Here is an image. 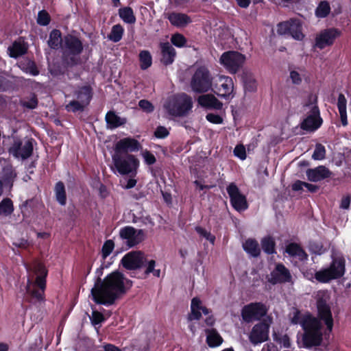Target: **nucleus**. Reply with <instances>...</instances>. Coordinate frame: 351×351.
Listing matches in <instances>:
<instances>
[{
	"instance_id": "f257e3e1",
	"label": "nucleus",
	"mask_w": 351,
	"mask_h": 351,
	"mask_svg": "<svg viewBox=\"0 0 351 351\" xmlns=\"http://www.w3.org/2000/svg\"><path fill=\"white\" fill-rule=\"evenodd\" d=\"M301 327L304 331L302 337V347L306 349L321 345L323 341L322 324L311 313L302 316Z\"/></svg>"
},
{
	"instance_id": "f03ea898",
	"label": "nucleus",
	"mask_w": 351,
	"mask_h": 351,
	"mask_svg": "<svg viewBox=\"0 0 351 351\" xmlns=\"http://www.w3.org/2000/svg\"><path fill=\"white\" fill-rule=\"evenodd\" d=\"M193 106L192 97L184 93H182L167 98L163 104V108L170 116L183 117L189 114Z\"/></svg>"
},
{
	"instance_id": "7ed1b4c3",
	"label": "nucleus",
	"mask_w": 351,
	"mask_h": 351,
	"mask_svg": "<svg viewBox=\"0 0 351 351\" xmlns=\"http://www.w3.org/2000/svg\"><path fill=\"white\" fill-rule=\"evenodd\" d=\"M130 287H93L92 300L97 304L109 306L121 299L130 289Z\"/></svg>"
},
{
	"instance_id": "20e7f679",
	"label": "nucleus",
	"mask_w": 351,
	"mask_h": 351,
	"mask_svg": "<svg viewBox=\"0 0 351 351\" xmlns=\"http://www.w3.org/2000/svg\"><path fill=\"white\" fill-rule=\"evenodd\" d=\"M329 267L315 273V278L322 283L329 282L331 280L342 277L346 271V260L343 256H332Z\"/></svg>"
},
{
	"instance_id": "39448f33",
	"label": "nucleus",
	"mask_w": 351,
	"mask_h": 351,
	"mask_svg": "<svg viewBox=\"0 0 351 351\" xmlns=\"http://www.w3.org/2000/svg\"><path fill=\"white\" fill-rule=\"evenodd\" d=\"M213 85V77L205 66H198L194 72L190 82V86L195 93L208 92Z\"/></svg>"
},
{
	"instance_id": "423d86ee",
	"label": "nucleus",
	"mask_w": 351,
	"mask_h": 351,
	"mask_svg": "<svg viewBox=\"0 0 351 351\" xmlns=\"http://www.w3.org/2000/svg\"><path fill=\"white\" fill-rule=\"evenodd\" d=\"M112 159L116 169L120 174H136L139 161L134 155L114 153Z\"/></svg>"
},
{
	"instance_id": "0eeeda50",
	"label": "nucleus",
	"mask_w": 351,
	"mask_h": 351,
	"mask_svg": "<svg viewBox=\"0 0 351 351\" xmlns=\"http://www.w3.org/2000/svg\"><path fill=\"white\" fill-rule=\"evenodd\" d=\"M317 99V96L311 94L308 96V102L304 105V107L308 108L310 110L307 112L308 116L301 123V128L303 130L314 131L322 123V119L319 116V110L316 105Z\"/></svg>"
},
{
	"instance_id": "6e6552de",
	"label": "nucleus",
	"mask_w": 351,
	"mask_h": 351,
	"mask_svg": "<svg viewBox=\"0 0 351 351\" xmlns=\"http://www.w3.org/2000/svg\"><path fill=\"white\" fill-rule=\"evenodd\" d=\"M33 139L25 137L23 139L14 136L9 152L16 158H28L33 152Z\"/></svg>"
},
{
	"instance_id": "1a4fd4ad",
	"label": "nucleus",
	"mask_w": 351,
	"mask_h": 351,
	"mask_svg": "<svg viewBox=\"0 0 351 351\" xmlns=\"http://www.w3.org/2000/svg\"><path fill=\"white\" fill-rule=\"evenodd\" d=\"M245 56L235 51L224 52L221 58V64L231 73H236L245 61Z\"/></svg>"
},
{
	"instance_id": "9d476101",
	"label": "nucleus",
	"mask_w": 351,
	"mask_h": 351,
	"mask_svg": "<svg viewBox=\"0 0 351 351\" xmlns=\"http://www.w3.org/2000/svg\"><path fill=\"white\" fill-rule=\"evenodd\" d=\"M267 314L265 306L260 302L250 303L243 306L241 310V317L244 322H251L259 320Z\"/></svg>"
},
{
	"instance_id": "9b49d317",
	"label": "nucleus",
	"mask_w": 351,
	"mask_h": 351,
	"mask_svg": "<svg viewBox=\"0 0 351 351\" xmlns=\"http://www.w3.org/2000/svg\"><path fill=\"white\" fill-rule=\"evenodd\" d=\"M317 317L320 322L324 323L328 332H331L334 325V320L330 305L324 298H318L316 302Z\"/></svg>"
},
{
	"instance_id": "f8f14e48",
	"label": "nucleus",
	"mask_w": 351,
	"mask_h": 351,
	"mask_svg": "<svg viewBox=\"0 0 351 351\" xmlns=\"http://www.w3.org/2000/svg\"><path fill=\"white\" fill-rule=\"evenodd\" d=\"M227 192L230 196L231 204L236 210L241 212L247 208L245 195L240 192L234 183L232 182L228 186Z\"/></svg>"
},
{
	"instance_id": "ddd939ff",
	"label": "nucleus",
	"mask_w": 351,
	"mask_h": 351,
	"mask_svg": "<svg viewBox=\"0 0 351 351\" xmlns=\"http://www.w3.org/2000/svg\"><path fill=\"white\" fill-rule=\"evenodd\" d=\"M269 325L265 322H261L255 324L249 335L250 341L257 345L269 339Z\"/></svg>"
},
{
	"instance_id": "4468645a",
	"label": "nucleus",
	"mask_w": 351,
	"mask_h": 351,
	"mask_svg": "<svg viewBox=\"0 0 351 351\" xmlns=\"http://www.w3.org/2000/svg\"><path fill=\"white\" fill-rule=\"evenodd\" d=\"M23 301L34 304L45 301V291L46 287H23Z\"/></svg>"
},
{
	"instance_id": "2eb2a0df",
	"label": "nucleus",
	"mask_w": 351,
	"mask_h": 351,
	"mask_svg": "<svg viewBox=\"0 0 351 351\" xmlns=\"http://www.w3.org/2000/svg\"><path fill=\"white\" fill-rule=\"evenodd\" d=\"M144 254L141 251H134L126 254L121 259L123 266L127 269L140 268L146 262Z\"/></svg>"
},
{
	"instance_id": "dca6fc26",
	"label": "nucleus",
	"mask_w": 351,
	"mask_h": 351,
	"mask_svg": "<svg viewBox=\"0 0 351 351\" xmlns=\"http://www.w3.org/2000/svg\"><path fill=\"white\" fill-rule=\"evenodd\" d=\"M119 234L122 239L127 240L128 245L130 247L138 244L145 239V233L143 230H136L131 226L122 228Z\"/></svg>"
},
{
	"instance_id": "f3484780",
	"label": "nucleus",
	"mask_w": 351,
	"mask_h": 351,
	"mask_svg": "<svg viewBox=\"0 0 351 351\" xmlns=\"http://www.w3.org/2000/svg\"><path fill=\"white\" fill-rule=\"evenodd\" d=\"M216 88L217 90V94L219 97L224 98L229 97L232 95L234 88L232 78L224 75L219 76L216 84Z\"/></svg>"
},
{
	"instance_id": "a211bd4d",
	"label": "nucleus",
	"mask_w": 351,
	"mask_h": 351,
	"mask_svg": "<svg viewBox=\"0 0 351 351\" xmlns=\"http://www.w3.org/2000/svg\"><path fill=\"white\" fill-rule=\"evenodd\" d=\"M140 148V143L136 139L124 138L116 143L114 153L128 154V152H136Z\"/></svg>"
},
{
	"instance_id": "6ab92c4d",
	"label": "nucleus",
	"mask_w": 351,
	"mask_h": 351,
	"mask_svg": "<svg viewBox=\"0 0 351 351\" xmlns=\"http://www.w3.org/2000/svg\"><path fill=\"white\" fill-rule=\"evenodd\" d=\"M271 276V282L274 284L291 282V275L289 271L282 264L276 265Z\"/></svg>"
},
{
	"instance_id": "aec40b11",
	"label": "nucleus",
	"mask_w": 351,
	"mask_h": 351,
	"mask_svg": "<svg viewBox=\"0 0 351 351\" xmlns=\"http://www.w3.org/2000/svg\"><path fill=\"white\" fill-rule=\"evenodd\" d=\"M337 36L338 32L336 29H326L317 36L315 45L320 49H322L326 46L331 45Z\"/></svg>"
},
{
	"instance_id": "412c9836",
	"label": "nucleus",
	"mask_w": 351,
	"mask_h": 351,
	"mask_svg": "<svg viewBox=\"0 0 351 351\" xmlns=\"http://www.w3.org/2000/svg\"><path fill=\"white\" fill-rule=\"evenodd\" d=\"M306 174L310 182H317L330 177L332 172L325 166L320 165L314 169H308Z\"/></svg>"
},
{
	"instance_id": "4be33fe9",
	"label": "nucleus",
	"mask_w": 351,
	"mask_h": 351,
	"mask_svg": "<svg viewBox=\"0 0 351 351\" xmlns=\"http://www.w3.org/2000/svg\"><path fill=\"white\" fill-rule=\"evenodd\" d=\"M65 51L73 55H79L83 50L82 42L76 37L68 35L64 38Z\"/></svg>"
},
{
	"instance_id": "5701e85b",
	"label": "nucleus",
	"mask_w": 351,
	"mask_h": 351,
	"mask_svg": "<svg viewBox=\"0 0 351 351\" xmlns=\"http://www.w3.org/2000/svg\"><path fill=\"white\" fill-rule=\"evenodd\" d=\"M160 49L162 53L161 62L169 65L173 63L176 57V50L169 43H164L160 44Z\"/></svg>"
},
{
	"instance_id": "b1692460",
	"label": "nucleus",
	"mask_w": 351,
	"mask_h": 351,
	"mask_svg": "<svg viewBox=\"0 0 351 351\" xmlns=\"http://www.w3.org/2000/svg\"><path fill=\"white\" fill-rule=\"evenodd\" d=\"M197 101L200 106L206 108L220 110L223 106L220 101H219L214 95L210 94L199 96Z\"/></svg>"
},
{
	"instance_id": "393cba45",
	"label": "nucleus",
	"mask_w": 351,
	"mask_h": 351,
	"mask_svg": "<svg viewBox=\"0 0 351 351\" xmlns=\"http://www.w3.org/2000/svg\"><path fill=\"white\" fill-rule=\"evenodd\" d=\"M128 283V281L124 278L123 275L116 271L108 275L100 285H124Z\"/></svg>"
},
{
	"instance_id": "a878e982",
	"label": "nucleus",
	"mask_w": 351,
	"mask_h": 351,
	"mask_svg": "<svg viewBox=\"0 0 351 351\" xmlns=\"http://www.w3.org/2000/svg\"><path fill=\"white\" fill-rule=\"evenodd\" d=\"M206 343L210 348H216L223 343V338L215 328L206 329Z\"/></svg>"
},
{
	"instance_id": "bb28decb",
	"label": "nucleus",
	"mask_w": 351,
	"mask_h": 351,
	"mask_svg": "<svg viewBox=\"0 0 351 351\" xmlns=\"http://www.w3.org/2000/svg\"><path fill=\"white\" fill-rule=\"evenodd\" d=\"M34 276L35 277V285H45L47 271L45 266L40 263H36L33 266Z\"/></svg>"
},
{
	"instance_id": "cd10ccee",
	"label": "nucleus",
	"mask_w": 351,
	"mask_h": 351,
	"mask_svg": "<svg viewBox=\"0 0 351 351\" xmlns=\"http://www.w3.org/2000/svg\"><path fill=\"white\" fill-rule=\"evenodd\" d=\"M167 18L173 25L177 27H185L191 22L190 17L183 13L172 12Z\"/></svg>"
},
{
	"instance_id": "c85d7f7f",
	"label": "nucleus",
	"mask_w": 351,
	"mask_h": 351,
	"mask_svg": "<svg viewBox=\"0 0 351 351\" xmlns=\"http://www.w3.org/2000/svg\"><path fill=\"white\" fill-rule=\"evenodd\" d=\"M8 51L10 57L16 58L26 53L27 47L23 42L14 41L12 45L8 48Z\"/></svg>"
},
{
	"instance_id": "c756f323",
	"label": "nucleus",
	"mask_w": 351,
	"mask_h": 351,
	"mask_svg": "<svg viewBox=\"0 0 351 351\" xmlns=\"http://www.w3.org/2000/svg\"><path fill=\"white\" fill-rule=\"evenodd\" d=\"M241 79L246 90L254 92L256 90V81L250 71L243 70L241 74Z\"/></svg>"
},
{
	"instance_id": "7c9ffc66",
	"label": "nucleus",
	"mask_w": 351,
	"mask_h": 351,
	"mask_svg": "<svg viewBox=\"0 0 351 351\" xmlns=\"http://www.w3.org/2000/svg\"><path fill=\"white\" fill-rule=\"evenodd\" d=\"M243 250L253 257H257L261 254V248L256 240L248 239L243 243Z\"/></svg>"
},
{
	"instance_id": "2f4dec72",
	"label": "nucleus",
	"mask_w": 351,
	"mask_h": 351,
	"mask_svg": "<svg viewBox=\"0 0 351 351\" xmlns=\"http://www.w3.org/2000/svg\"><path fill=\"white\" fill-rule=\"evenodd\" d=\"M75 95L76 96L75 100L79 101L86 106L92 97L91 89L89 86H83L75 91Z\"/></svg>"
},
{
	"instance_id": "473e14b6",
	"label": "nucleus",
	"mask_w": 351,
	"mask_h": 351,
	"mask_svg": "<svg viewBox=\"0 0 351 351\" xmlns=\"http://www.w3.org/2000/svg\"><path fill=\"white\" fill-rule=\"evenodd\" d=\"M106 121L108 128L110 129L118 128L125 123V120L124 119H121L113 111H110L106 114Z\"/></svg>"
},
{
	"instance_id": "72a5a7b5",
	"label": "nucleus",
	"mask_w": 351,
	"mask_h": 351,
	"mask_svg": "<svg viewBox=\"0 0 351 351\" xmlns=\"http://www.w3.org/2000/svg\"><path fill=\"white\" fill-rule=\"evenodd\" d=\"M289 34L295 40H301L304 38L302 25L298 19H290Z\"/></svg>"
},
{
	"instance_id": "f704fd0d",
	"label": "nucleus",
	"mask_w": 351,
	"mask_h": 351,
	"mask_svg": "<svg viewBox=\"0 0 351 351\" xmlns=\"http://www.w3.org/2000/svg\"><path fill=\"white\" fill-rule=\"evenodd\" d=\"M346 99L345 96L340 93L338 97L337 107L340 114L341 123L343 126L347 125V114H346Z\"/></svg>"
},
{
	"instance_id": "c9c22d12",
	"label": "nucleus",
	"mask_w": 351,
	"mask_h": 351,
	"mask_svg": "<svg viewBox=\"0 0 351 351\" xmlns=\"http://www.w3.org/2000/svg\"><path fill=\"white\" fill-rule=\"evenodd\" d=\"M119 14L121 19L127 23L133 24L136 22V17L130 7H125L119 10Z\"/></svg>"
},
{
	"instance_id": "e433bc0d",
	"label": "nucleus",
	"mask_w": 351,
	"mask_h": 351,
	"mask_svg": "<svg viewBox=\"0 0 351 351\" xmlns=\"http://www.w3.org/2000/svg\"><path fill=\"white\" fill-rule=\"evenodd\" d=\"M61 33L58 29H53L49 34V46L52 49H57L62 43Z\"/></svg>"
},
{
	"instance_id": "4c0bfd02",
	"label": "nucleus",
	"mask_w": 351,
	"mask_h": 351,
	"mask_svg": "<svg viewBox=\"0 0 351 351\" xmlns=\"http://www.w3.org/2000/svg\"><path fill=\"white\" fill-rule=\"evenodd\" d=\"M13 210V203L10 198H4L0 202V215L8 216L12 213Z\"/></svg>"
},
{
	"instance_id": "58836bf2",
	"label": "nucleus",
	"mask_w": 351,
	"mask_h": 351,
	"mask_svg": "<svg viewBox=\"0 0 351 351\" xmlns=\"http://www.w3.org/2000/svg\"><path fill=\"white\" fill-rule=\"evenodd\" d=\"M330 12L329 3L326 1H321L315 10V14L319 18L326 17Z\"/></svg>"
},
{
	"instance_id": "ea45409f",
	"label": "nucleus",
	"mask_w": 351,
	"mask_h": 351,
	"mask_svg": "<svg viewBox=\"0 0 351 351\" xmlns=\"http://www.w3.org/2000/svg\"><path fill=\"white\" fill-rule=\"evenodd\" d=\"M55 191L58 202L61 205H64L66 197L64 184L61 182H58L55 187Z\"/></svg>"
},
{
	"instance_id": "a19ab883",
	"label": "nucleus",
	"mask_w": 351,
	"mask_h": 351,
	"mask_svg": "<svg viewBox=\"0 0 351 351\" xmlns=\"http://www.w3.org/2000/svg\"><path fill=\"white\" fill-rule=\"evenodd\" d=\"M261 246L263 250L268 254L275 252V242L271 237L263 238L261 240Z\"/></svg>"
},
{
	"instance_id": "79ce46f5",
	"label": "nucleus",
	"mask_w": 351,
	"mask_h": 351,
	"mask_svg": "<svg viewBox=\"0 0 351 351\" xmlns=\"http://www.w3.org/2000/svg\"><path fill=\"white\" fill-rule=\"evenodd\" d=\"M141 68L143 70L149 68L152 63V58L148 51H142L139 54Z\"/></svg>"
},
{
	"instance_id": "37998d69",
	"label": "nucleus",
	"mask_w": 351,
	"mask_h": 351,
	"mask_svg": "<svg viewBox=\"0 0 351 351\" xmlns=\"http://www.w3.org/2000/svg\"><path fill=\"white\" fill-rule=\"evenodd\" d=\"M123 29L120 25H115L112 27V30L108 35V38L113 42L119 41L123 36Z\"/></svg>"
},
{
	"instance_id": "c03bdc74",
	"label": "nucleus",
	"mask_w": 351,
	"mask_h": 351,
	"mask_svg": "<svg viewBox=\"0 0 351 351\" xmlns=\"http://www.w3.org/2000/svg\"><path fill=\"white\" fill-rule=\"evenodd\" d=\"M86 107L82 103L80 102L77 100H73L70 101L66 106V109L68 111H72L73 112L77 111H83L84 108Z\"/></svg>"
},
{
	"instance_id": "a18cd8bd",
	"label": "nucleus",
	"mask_w": 351,
	"mask_h": 351,
	"mask_svg": "<svg viewBox=\"0 0 351 351\" xmlns=\"http://www.w3.org/2000/svg\"><path fill=\"white\" fill-rule=\"evenodd\" d=\"M326 149L324 146L322 144H317L315 146V151L312 155V158L314 160H320L325 158Z\"/></svg>"
},
{
	"instance_id": "49530a36",
	"label": "nucleus",
	"mask_w": 351,
	"mask_h": 351,
	"mask_svg": "<svg viewBox=\"0 0 351 351\" xmlns=\"http://www.w3.org/2000/svg\"><path fill=\"white\" fill-rule=\"evenodd\" d=\"M77 55H73L70 53H67L66 51H64L63 60L68 66L76 65L79 62V58H77Z\"/></svg>"
},
{
	"instance_id": "de8ad7c7",
	"label": "nucleus",
	"mask_w": 351,
	"mask_h": 351,
	"mask_svg": "<svg viewBox=\"0 0 351 351\" xmlns=\"http://www.w3.org/2000/svg\"><path fill=\"white\" fill-rule=\"evenodd\" d=\"M16 177V173L11 166H6L3 168V179L5 182L10 183Z\"/></svg>"
},
{
	"instance_id": "09e8293b",
	"label": "nucleus",
	"mask_w": 351,
	"mask_h": 351,
	"mask_svg": "<svg viewBox=\"0 0 351 351\" xmlns=\"http://www.w3.org/2000/svg\"><path fill=\"white\" fill-rule=\"evenodd\" d=\"M171 41L176 47H181L185 45L186 40L183 35L176 34L172 36Z\"/></svg>"
},
{
	"instance_id": "8fccbe9b",
	"label": "nucleus",
	"mask_w": 351,
	"mask_h": 351,
	"mask_svg": "<svg viewBox=\"0 0 351 351\" xmlns=\"http://www.w3.org/2000/svg\"><path fill=\"white\" fill-rule=\"evenodd\" d=\"M50 18L49 14L45 10L38 12L37 23L40 25H47L49 23Z\"/></svg>"
},
{
	"instance_id": "3c124183",
	"label": "nucleus",
	"mask_w": 351,
	"mask_h": 351,
	"mask_svg": "<svg viewBox=\"0 0 351 351\" xmlns=\"http://www.w3.org/2000/svg\"><path fill=\"white\" fill-rule=\"evenodd\" d=\"M21 104L23 106L29 109L36 108L38 105L36 96L35 95H32V97L27 100L22 101Z\"/></svg>"
},
{
	"instance_id": "603ef678",
	"label": "nucleus",
	"mask_w": 351,
	"mask_h": 351,
	"mask_svg": "<svg viewBox=\"0 0 351 351\" xmlns=\"http://www.w3.org/2000/svg\"><path fill=\"white\" fill-rule=\"evenodd\" d=\"M114 248V242L112 240L106 241L102 247V256L106 258L110 254Z\"/></svg>"
},
{
	"instance_id": "864d4df0",
	"label": "nucleus",
	"mask_w": 351,
	"mask_h": 351,
	"mask_svg": "<svg viewBox=\"0 0 351 351\" xmlns=\"http://www.w3.org/2000/svg\"><path fill=\"white\" fill-rule=\"evenodd\" d=\"M290 20L278 23L277 32L280 35L289 34Z\"/></svg>"
},
{
	"instance_id": "5fc2aeb1",
	"label": "nucleus",
	"mask_w": 351,
	"mask_h": 351,
	"mask_svg": "<svg viewBox=\"0 0 351 351\" xmlns=\"http://www.w3.org/2000/svg\"><path fill=\"white\" fill-rule=\"evenodd\" d=\"M90 319L91 320V323L95 326L101 324L105 319L104 315L97 311H93Z\"/></svg>"
},
{
	"instance_id": "6e6d98bb",
	"label": "nucleus",
	"mask_w": 351,
	"mask_h": 351,
	"mask_svg": "<svg viewBox=\"0 0 351 351\" xmlns=\"http://www.w3.org/2000/svg\"><path fill=\"white\" fill-rule=\"evenodd\" d=\"M195 230L200 236L206 238L212 243H214L215 237L213 235H212L209 232H207L205 229L199 226L195 228Z\"/></svg>"
},
{
	"instance_id": "4d7b16f0",
	"label": "nucleus",
	"mask_w": 351,
	"mask_h": 351,
	"mask_svg": "<svg viewBox=\"0 0 351 351\" xmlns=\"http://www.w3.org/2000/svg\"><path fill=\"white\" fill-rule=\"evenodd\" d=\"M138 106L143 111L147 113L152 112L154 109L152 104L148 100L145 99L140 100L138 102Z\"/></svg>"
},
{
	"instance_id": "13d9d810",
	"label": "nucleus",
	"mask_w": 351,
	"mask_h": 351,
	"mask_svg": "<svg viewBox=\"0 0 351 351\" xmlns=\"http://www.w3.org/2000/svg\"><path fill=\"white\" fill-rule=\"evenodd\" d=\"M234 154L241 160L246 158L245 148L243 145H238L234 149Z\"/></svg>"
},
{
	"instance_id": "bf43d9fd",
	"label": "nucleus",
	"mask_w": 351,
	"mask_h": 351,
	"mask_svg": "<svg viewBox=\"0 0 351 351\" xmlns=\"http://www.w3.org/2000/svg\"><path fill=\"white\" fill-rule=\"evenodd\" d=\"M300 247V246L295 243H290L286 247V252H287L291 256L295 257L298 253V251Z\"/></svg>"
},
{
	"instance_id": "052dcab7",
	"label": "nucleus",
	"mask_w": 351,
	"mask_h": 351,
	"mask_svg": "<svg viewBox=\"0 0 351 351\" xmlns=\"http://www.w3.org/2000/svg\"><path fill=\"white\" fill-rule=\"evenodd\" d=\"M12 87V83L3 75H0V91H6Z\"/></svg>"
},
{
	"instance_id": "680f3d73",
	"label": "nucleus",
	"mask_w": 351,
	"mask_h": 351,
	"mask_svg": "<svg viewBox=\"0 0 351 351\" xmlns=\"http://www.w3.org/2000/svg\"><path fill=\"white\" fill-rule=\"evenodd\" d=\"M202 317L201 310L191 308V313L188 315V320H199Z\"/></svg>"
},
{
	"instance_id": "e2e57ef3",
	"label": "nucleus",
	"mask_w": 351,
	"mask_h": 351,
	"mask_svg": "<svg viewBox=\"0 0 351 351\" xmlns=\"http://www.w3.org/2000/svg\"><path fill=\"white\" fill-rule=\"evenodd\" d=\"M289 77L293 84L299 85L302 83V80L301 75L298 71H291Z\"/></svg>"
},
{
	"instance_id": "0e129e2a",
	"label": "nucleus",
	"mask_w": 351,
	"mask_h": 351,
	"mask_svg": "<svg viewBox=\"0 0 351 351\" xmlns=\"http://www.w3.org/2000/svg\"><path fill=\"white\" fill-rule=\"evenodd\" d=\"M302 317H301V313L298 309H295L293 313V316L291 317V323L294 325L300 324Z\"/></svg>"
},
{
	"instance_id": "69168bd1",
	"label": "nucleus",
	"mask_w": 351,
	"mask_h": 351,
	"mask_svg": "<svg viewBox=\"0 0 351 351\" xmlns=\"http://www.w3.org/2000/svg\"><path fill=\"white\" fill-rule=\"evenodd\" d=\"M154 134L157 138H165L168 136L169 132L165 127L159 126L156 128Z\"/></svg>"
},
{
	"instance_id": "338daca9",
	"label": "nucleus",
	"mask_w": 351,
	"mask_h": 351,
	"mask_svg": "<svg viewBox=\"0 0 351 351\" xmlns=\"http://www.w3.org/2000/svg\"><path fill=\"white\" fill-rule=\"evenodd\" d=\"M206 119L213 123H221L223 121V119L217 114H208L206 115Z\"/></svg>"
},
{
	"instance_id": "774afa93",
	"label": "nucleus",
	"mask_w": 351,
	"mask_h": 351,
	"mask_svg": "<svg viewBox=\"0 0 351 351\" xmlns=\"http://www.w3.org/2000/svg\"><path fill=\"white\" fill-rule=\"evenodd\" d=\"M351 198L350 196L343 197L341 200L340 208L348 210L350 208Z\"/></svg>"
}]
</instances>
